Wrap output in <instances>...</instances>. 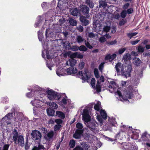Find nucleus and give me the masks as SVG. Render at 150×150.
<instances>
[{
    "instance_id": "1",
    "label": "nucleus",
    "mask_w": 150,
    "mask_h": 150,
    "mask_svg": "<svg viewBox=\"0 0 150 150\" xmlns=\"http://www.w3.org/2000/svg\"><path fill=\"white\" fill-rule=\"evenodd\" d=\"M115 69L117 73L121 72L122 74L126 77L131 76V72L132 69L131 65H127L125 66L120 62H118L115 66Z\"/></svg>"
},
{
    "instance_id": "2",
    "label": "nucleus",
    "mask_w": 150,
    "mask_h": 150,
    "mask_svg": "<svg viewBox=\"0 0 150 150\" xmlns=\"http://www.w3.org/2000/svg\"><path fill=\"white\" fill-rule=\"evenodd\" d=\"M46 94L48 98L50 100L54 99L59 100L61 97L59 93L52 90H47L46 91Z\"/></svg>"
},
{
    "instance_id": "3",
    "label": "nucleus",
    "mask_w": 150,
    "mask_h": 150,
    "mask_svg": "<svg viewBox=\"0 0 150 150\" xmlns=\"http://www.w3.org/2000/svg\"><path fill=\"white\" fill-rule=\"evenodd\" d=\"M89 8L86 6L82 5V6H80L79 9V14L81 13L85 15L87 18H89Z\"/></svg>"
},
{
    "instance_id": "4",
    "label": "nucleus",
    "mask_w": 150,
    "mask_h": 150,
    "mask_svg": "<svg viewBox=\"0 0 150 150\" xmlns=\"http://www.w3.org/2000/svg\"><path fill=\"white\" fill-rule=\"evenodd\" d=\"M133 88L131 86H129L125 93V97L123 99L125 100H127L128 99H132L134 95L132 92Z\"/></svg>"
},
{
    "instance_id": "5",
    "label": "nucleus",
    "mask_w": 150,
    "mask_h": 150,
    "mask_svg": "<svg viewBox=\"0 0 150 150\" xmlns=\"http://www.w3.org/2000/svg\"><path fill=\"white\" fill-rule=\"evenodd\" d=\"M31 137L33 140L40 141L42 137V134L40 131L37 130H33L31 134Z\"/></svg>"
},
{
    "instance_id": "6",
    "label": "nucleus",
    "mask_w": 150,
    "mask_h": 150,
    "mask_svg": "<svg viewBox=\"0 0 150 150\" xmlns=\"http://www.w3.org/2000/svg\"><path fill=\"white\" fill-rule=\"evenodd\" d=\"M73 62L74 61L72 60L70 61V64L71 67L67 69V72L68 75L75 74L77 72V70L76 68H74V67L75 65V64L73 63Z\"/></svg>"
},
{
    "instance_id": "7",
    "label": "nucleus",
    "mask_w": 150,
    "mask_h": 150,
    "mask_svg": "<svg viewBox=\"0 0 150 150\" xmlns=\"http://www.w3.org/2000/svg\"><path fill=\"white\" fill-rule=\"evenodd\" d=\"M91 117L88 113V111L86 109L83 110L82 115V120L85 123H88L91 120Z\"/></svg>"
},
{
    "instance_id": "8",
    "label": "nucleus",
    "mask_w": 150,
    "mask_h": 150,
    "mask_svg": "<svg viewBox=\"0 0 150 150\" xmlns=\"http://www.w3.org/2000/svg\"><path fill=\"white\" fill-rule=\"evenodd\" d=\"M84 72V73H83L82 71H79L77 73V75L78 76H81V79L84 81H87L88 82L89 78L87 74L88 71L87 70H85Z\"/></svg>"
},
{
    "instance_id": "9",
    "label": "nucleus",
    "mask_w": 150,
    "mask_h": 150,
    "mask_svg": "<svg viewBox=\"0 0 150 150\" xmlns=\"http://www.w3.org/2000/svg\"><path fill=\"white\" fill-rule=\"evenodd\" d=\"M86 16H84L83 15H80V20L81 23V24L83 26H86L89 24V21L87 19V18Z\"/></svg>"
},
{
    "instance_id": "10",
    "label": "nucleus",
    "mask_w": 150,
    "mask_h": 150,
    "mask_svg": "<svg viewBox=\"0 0 150 150\" xmlns=\"http://www.w3.org/2000/svg\"><path fill=\"white\" fill-rule=\"evenodd\" d=\"M140 138L142 141L150 142V135L148 134L146 132L142 134Z\"/></svg>"
},
{
    "instance_id": "11",
    "label": "nucleus",
    "mask_w": 150,
    "mask_h": 150,
    "mask_svg": "<svg viewBox=\"0 0 150 150\" xmlns=\"http://www.w3.org/2000/svg\"><path fill=\"white\" fill-rule=\"evenodd\" d=\"M83 132V130L77 129L73 134V137L76 139H79L81 137V135Z\"/></svg>"
},
{
    "instance_id": "12",
    "label": "nucleus",
    "mask_w": 150,
    "mask_h": 150,
    "mask_svg": "<svg viewBox=\"0 0 150 150\" xmlns=\"http://www.w3.org/2000/svg\"><path fill=\"white\" fill-rule=\"evenodd\" d=\"M11 135L13 137L12 139L13 142L16 143L17 141L18 138V133L16 129H14V130L12 131Z\"/></svg>"
},
{
    "instance_id": "13",
    "label": "nucleus",
    "mask_w": 150,
    "mask_h": 150,
    "mask_svg": "<svg viewBox=\"0 0 150 150\" xmlns=\"http://www.w3.org/2000/svg\"><path fill=\"white\" fill-rule=\"evenodd\" d=\"M69 12L71 15L73 16H77L79 13V10L77 8H72L70 9Z\"/></svg>"
},
{
    "instance_id": "14",
    "label": "nucleus",
    "mask_w": 150,
    "mask_h": 150,
    "mask_svg": "<svg viewBox=\"0 0 150 150\" xmlns=\"http://www.w3.org/2000/svg\"><path fill=\"white\" fill-rule=\"evenodd\" d=\"M70 57L71 58H77L79 59H82L83 56L80 52H76L70 55Z\"/></svg>"
},
{
    "instance_id": "15",
    "label": "nucleus",
    "mask_w": 150,
    "mask_h": 150,
    "mask_svg": "<svg viewBox=\"0 0 150 150\" xmlns=\"http://www.w3.org/2000/svg\"><path fill=\"white\" fill-rule=\"evenodd\" d=\"M13 117V113H10L7 114L3 118L2 120H3L6 122H7L8 120H9L11 119V118ZM7 125L10 124L11 123L8 122H6Z\"/></svg>"
},
{
    "instance_id": "16",
    "label": "nucleus",
    "mask_w": 150,
    "mask_h": 150,
    "mask_svg": "<svg viewBox=\"0 0 150 150\" xmlns=\"http://www.w3.org/2000/svg\"><path fill=\"white\" fill-rule=\"evenodd\" d=\"M87 124V127L91 131H93L96 129V125L93 122H89Z\"/></svg>"
},
{
    "instance_id": "17",
    "label": "nucleus",
    "mask_w": 150,
    "mask_h": 150,
    "mask_svg": "<svg viewBox=\"0 0 150 150\" xmlns=\"http://www.w3.org/2000/svg\"><path fill=\"white\" fill-rule=\"evenodd\" d=\"M116 57V55L115 54H114L112 55L109 54L106 56L105 59L106 60H109L111 62Z\"/></svg>"
},
{
    "instance_id": "18",
    "label": "nucleus",
    "mask_w": 150,
    "mask_h": 150,
    "mask_svg": "<svg viewBox=\"0 0 150 150\" xmlns=\"http://www.w3.org/2000/svg\"><path fill=\"white\" fill-rule=\"evenodd\" d=\"M18 143L20 146H23L24 144V138L23 135H19L18 138Z\"/></svg>"
},
{
    "instance_id": "19",
    "label": "nucleus",
    "mask_w": 150,
    "mask_h": 150,
    "mask_svg": "<svg viewBox=\"0 0 150 150\" xmlns=\"http://www.w3.org/2000/svg\"><path fill=\"white\" fill-rule=\"evenodd\" d=\"M56 115L60 118L64 119L65 117V115L64 113L63 112L57 111L56 112Z\"/></svg>"
},
{
    "instance_id": "20",
    "label": "nucleus",
    "mask_w": 150,
    "mask_h": 150,
    "mask_svg": "<svg viewBox=\"0 0 150 150\" xmlns=\"http://www.w3.org/2000/svg\"><path fill=\"white\" fill-rule=\"evenodd\" d=\"M47 112L48 115L50 116H52L54 115L55 113V110L53 109L50 108L47 109Z\"/></svg>"
},
{
    "instance_id": "21",
    "label": "nucleus",
    "mask_w": 150,
    "mask_h": 150,
    "mask_svg": "<svg viewBox=\"0 0 150 150\" xmlns=\"http://www.w3.org/2000/svg\"><path fill=\"white\" fill-rule=\"evenodd\" d=\"M133 63L136 66H139L140 64L142 62L141 60L139 58L135 57L134 59Z\"/></svg>"
},
{
    "instance_id": "22",
    "label": "nucleus",
    "mask_w": 150,
    "mask_h": 150,
    "mask_svg": "<svg viewBox=\"0 0 150 150\" xmlns=\"http://www.w3.org/2000/svg\"><path fill=\"white\" fill-rule=\"evenodd\" d=\"M100 114L103 119L104 120L107 119V115L105 110L101 109L100 111Z\"/></svg>"
},
{
    "instance_id": "23",
    "label": "nucleus",
    "mask_w": 150,
    "mask_h": 150,
    "mask_svg": "<svg viewBox=\"0 0 150 150\" xmlns=\"http://www.w3.org/2000/svg\"><path fill=\"white\" fill-rule=\"evenodd\" d=\"M92 135L89 133H86L84 134V139L87 141H91L92 138L91 136Z\"/></svg>"
},
{
    "instance_id": "24",
    "label": "nucleus",
    "mask_w": 150,
    "mask_h": 150,
    "mask_svg": "<svg viewBox=\"0 0 150 150\" xmlns=\"http://www.w3.org/2000/svg\"><path fill=\"white\" fill-rule=\"evenodd\" d=\"M108 124L111 127L115 126L116 122L114 119L109 118L108 119Z\"/></svg>"
},
{
    "instance_id": "25",
    "label": "nucleus",
    "mask_w": 150,
    "mask_h": 150,
    "mask_svg": "<svg viewBox=\"0 0 150 150\" xmlns=\"http://www.w3.org/2000/svg\"><path fill=\"white\" fill-rule=\"evenodd\" d=\"M132 144L129 143L125 144L123 146V149L124 150H131L129 149Z\"/></svg>"
},
{
    "instance_id": "26",
    "label": "nucleus",
    "mask_w": 150,
    "mask_h": 150,
    "mask_svg": "<svg viewBox=\"0 0 150 150\" xmlns=\"http://www.w3.org/2000/svg\"><path fill=\"white\" fill-rule=\"evenodd\" d=\"M86 3L90 8H92L94 6V4L92 0H86Z\"/></svg>"
},
{
    "instance_id": "27",
    "label": "nucleus",
    "mask_w": 150,
    "mask_h": 150,
    "mask_svg": "<svg viewBox=\"0 0 150 150\" xmlns=\"http://www.w3.org/2000/svg\"><path fill=\"white\" fill-rule=\"evenodd\" d=\"M54 135V132L52 131L48 133L47 135L48 138H47L46 139L48 141H50L51 139L52 138Z\"/></svg>"
},
{
    "instance_id": "28",
    "label": "nucleus",
    "mask_w": 150,
    "mask_h": 150,
    "mask_svg": "<svg viewBox=\"0 0 150 150\" xmlns=\"http://www.w3.org/2000/svg\"><path fill=\"white\" fill-rule=\"evenodd\" d=\"M69 23L71 25L76 26V25L77 22L76 20H74L72 18H71L69 20Z\"/></svg>"
},
{
    "instance_id": "29",
    "label": "nucleus",
    "mask_w": 150,
    "mask_h": 150,
    "mask_svg": "<svg viewBox=\"0 0 150 150\" xmlns=\"http://www.w3.org/2000/svg\"><path fill=\"white\" fill-rule=\"evenodd\" d=\"M77 42L78 43H81L84 41L83 38L81 36L78 35L76 39Z\"/></svg>"
},
{
    "instance_id": "30",
    "label": "nucleus",
    "mask_w": 150,
    "mask_h": 150,
    "mask_svg": "<svg viewBox=\"0 0 150 150\" xmlns=\"http://www.w3.org/2000/svg\"><path fill=\"white\" fill-rule=\"evenodd\" d=\"M130 54L129 53H126L124 55L123 58L125 60L128 61L130 60L131 59Z\"/></svg>"
},
{
    "instance_id": "31",
    "label": "nucleus",
    "mask_w": 150,
    "mask_h": 150,
    "mask_svg": "<svg viewBox=\"0 0 150 150\" xmlns=\"http://www.w3.org/2000/svg\"><path fill=\"white\" fill-rule=\"evenodd\" d=\"M49 105L53 109H57L58 107V105L54 102L50 103Z\"/></svg>"
},
{
    "instance_id": "32",
    "label": "nucleus",
    "mask_w": 150,
    "mask_h": 150,
    "mask_svg": "<svg viewBox=\"0 0 150 150\" xmlns=\"http://www.w3.org/2000/svg\"><path fill=\"white\" fill-rule=\"evenodd\" d=\"M75 142L74 139L71 140L69 143L70 147L71 148H73L75 146Z\"/></svg>"
},
{
    "instance_id": "33",
    "label": "nucleus",
    "mask_w": 150,
    "mask_h": 150,
    "mask_svg": "<svg viewBox=\"0 0 150 150\" xmlns=\"http://www.w3.org/2000/svg\"><path fill=\"white\" fill-rule=\"evenodd\" d=\"M81 145L83 149V150H87L88 148V146L87 145L86 142H83L81 143Z\"/></svg>"
},
{
    "instance_id": "34",
    "label": "nucleus",
    "mask_w": 150,
    "mask_h": 150,
    "mask_svg": "<svg viewBox=\"0 0 150 150\" xmlns=\"http://www.w3.org/2000/svg\"><path fill=\"white\" fill-rule=\"evenodd\" d=\"M127 13L126 10H124L120 13V16L122 18H125L127 16Z\"/></svg>"
},
{
    "instance_id": "35",
    "label": "nucleus",
    "mask_w": 150,
    "mask_h": 150,
    "mask_svg": "<svg viewBox=\"0 0 150 150\" xmlns=\"http://www.w3.org/2000/svg\"><path fill=\"white\" fill-rule=\"evenodd\" d=\"M79 50L80 51L86 52L87 50L88 49L83 45H82L79 47Z\"/></svg>"
},
{
    "instance_id": "36",
    "label": "nucleus",
    "mask_w": 150,
    "mask_h": 150,
    "mask_svg": "<svg viewBox=\"0 0 150 150\" xmlns=\"http://www.w3.org/2000/svg\"><path fill=\"white\" fill-rule=\"evenodd\" d=\"M138 34L137 32H134L133 33H129L127 34V36L130 39L136 35Z\"/></svg>"
},
{
    "instance_id": "37",
    "label": "nucleus",
    "mask_w": 150,
    "mask_h": 150,
    "mask_svg": "<svg viewBox=\"0 0 150 150\" xmlns=\"http://www.w3.org/2000/svg\"><path fill=\"white\" fill-rule=\"evenodd\" d=\"M117 41L116 40L114 41H106V44L107 45L110 46V45H114L116 44Z\"/></svg>"
},
{
    "instance_id": "38",
    "label": "nucleus",
    "mask_w": 150,
    "mask_h": 150,
    "mask_svg": "<svg viewBox=\"0 0 150 150\" xmlns=\"http://www.w3.org/2000/svg\"><path fill=\"white\" fill-rule=\"evenodd\" d=\"M100 103H97L94 106V109L98 111L100 110Z\"/></svg>"
},
{
    "instance_id": "39",
    "label": "nucleus",
    "mask_w": 150,
    "mask_h": 150,
    "mask_svg": "<svg viewBox=\"0 0 150 150\" xmlns=\"http://www.w3.org/2000/svg\"><path fill=\"white\" fill-rule=\"evenodd\" d=\"M76 127L78 129L83 130V126L82 125L80 122L77 123L76 124Z\"/></svg>"
},
{
    "instance_id": "40",
    "label": "nucleus",
    "mask_w": 150,
    "mask_h": 150,
    "mask_svg": "<svg viewBox=\"0 0 150 150\" xmlns=\"http://www.w3.org/2000/svg\"><path fill=\"white\" fill-rule=\"evenodd\" d=\"M84 42L86 46L88 48L91 49L93 48L92 46L91 45L88 41H86V40H85Z\"/></svg>"
},
{
    "instance_id": "41",
    "label": "nucleus",
    "mask_w": 150,
    "mask_h": 150,
    "mask_svg": "<svg viewBox=\"0 0 150 150\" xmlns=\"http://www.w3.org/2000/svg\"><path fill=\"white\" fill-rule=\"evenodd\" d=\"M96 83V80L94 78L92 79L91 81V83L93 88H94L95 87V85Z\"/></svg>"
},
{
    "instance_id": "42",
    "label": "nucleus",
    "mask_w": 150,
    "mask_h": 150,
    "mask_svg": "<svg viewBox=\"0 0 150 150\" xmlns=\"http://www.w3.org/2000/svg\"><path fill=\"white\" fill-rule=\"evenodd\" d=\"M137 50L139 52L142 53L144 51V48L140 45L138 46Z\"/></svg>"
},
{
    "instance_id": "43",
    "label": "nucleus",
    "mask_w": 150,
    "mask_h": 150,
    "mask_svg": "<svg viewBox=\"0 0 150 150\" xmlns=\"http://www.w3.org/2000/svg\"><path fill=\"white\" fill-rule=\"evenodd\" d=\"M96 91L97 92L99 93L101 91V87L100 85H96Z\"/></svg>"
},
{
    "instance_id": "44",
    "label": "nucleus",
    "mask_w": 150,
    "mask_h": 150,
    "mask_svg": "<svg viewBox=\"0 0 150 150\" xmlns=\"http://www.w3.org/2000/svg\"><path fill=\"white\" fill-rule=\"evenodd\" d=\"M104 62H102L99 65V69L100 71L101 72H102L103 70V69L104 67Z\"/></svg>"
},
{
    "instance_id": "45",
    "label": "nucleus",
    "mask_w": 150,
    "mask_h": 150,
    "mask_svg": "<svg viewBox=\"0 0 150 150\" xmlns=\"http://www.w3.org/2000/svg\"><path fill=\"white\" fill-rule=\"evenodd\" d=\"M126 50V48L125 47L119 49L118 50V53L119 54H122Z\"/></svg>"
},
{
    "instance_id": "46",
    "label": "nucleus",
    "mask_w": 150,
    "mask_h": 150,
    "mask_svg": "<svg viewBox=\"0 0 150 150\" xmlns=\"http://www.w3.org/2000/svg\"><path fill=\"white\" fill-rule=\"evenodd\" d=\"M55 122L57 125H60L63 122V121L62 120L60 119H55Z\"/></svg>"
},
{
    "instance_id": "47",
    "label": "nucleus",
    "mask_w": 150,
    "mask_h": 150,
    "mask_svg": "<svg viewBox=\"0 0 150 150\" xmlns=\"http://www.w3.org/2000/svg\"><path fill=\"white\" fill-rule=\"evenodd\" d=\"M126 11L127 14H132L134 10L132 8H130L128 9L127 10H126Z\"/></svg>"
},
{
    "instance_id": "48",
    "label": "nucleus",
    "mask_w": 150,
    "mask_h": 150,
    "mask_svg": "<svg viewBox=\"0 0 150 150\" xmlns=\"http://www.w3.org/2000/svg\"><path fill=\"white\" fill-rule=\"evenodd\" d=\"M131 146L130 147L129 149L131 150H137V147L135 146L134 144H132Z\"/></svg>"
},
{
    "instance_id": "49",
    "label": "nucleus",
    "mask_w": 150,
    "mask_h": 150,
    "mask_svg": "<svg viewBox=\"0 0 150 150\" xmlns=\"http://www.w3.org/2000/svg\"><path fill=\"white\" fill-rule=\"evenodd\" d=\"M110 27L108 26H106L103 28V31L104 32H107L109 31L110 30Z\"/></svg>"
},
{
    "instance_id": "50",
    "label": "nucleus",
    "mask_w": 150,
    "mask_h": 150,
    "mask_svg": "<svg viewBox=\"0 0 150 150\" xmlns=\"http://www.w3.org/2000/svg\"><path fill=\"white\" fill-rule=\"evenodd\" d=\"M62 127L61 125H57L54 126V130L55 131L59 130Z\"/></svg>"
},
{
    "instance_id": "51",
    "label": "nucleus",
    "mask_w": 150,
    "mask_h": 150,
    "mask_svg": "<svg viewBox=\"0 0 150 150\" xmlns=\"http://www.w3.org/2000/svg\"><path fill=\"white\" fill-rule=\"evenodd\" d=\"M79 47L77 46H72L71 49L73 51H77L79 50Z\"/></svg>"
},
{
    "instance_id": "52",
    "label": "nucleus",
    "mask_w": 150,
    "mask_h": 150,
    "mask_svg": "<svg viewBox=\"0 0 150 150\" xmlns=\"http://www.w3.org/2000/svg\"><path fill=\"white\" fill-rule=\"evenodd\" d=\"M84 62H82L79 64V67L80 69H81L83 68L84 67Z\"/></svg>"
},
{
    "instance_id": "53",
    "label": "nucleus",
    "mask_w": 150,
    "mask_h": 150,
    "mask_svg": "<svg viewBox=\"0 0 150 150\" xmlns=\"http://www.w3.org/2000/svg\"><path fill=\"white\" fill-rule=\"evenodd\" d=\"M127 22L126 20L122 19L119 22V25L120 26L124 25Z\"/></svg>"
},
{
    "instance_id": "54",
    "label": "nucleus",
    "mask_w": 150,
    "mask_h": 150,
    "mask_svg": "<svg viewBox=\"0 0 150 150\" xmlns=\"http://www.w3.org/2000/svg\"><path fill=\"white\" fill-rule=\"evenodd\" d=\"M106 40L104 37L102 36L99 38V41L101 42H103L106 41Z\"/></svg>"
},
{
    "instance_id": "55",
    "label": "nucleus",
    "mask_w": 150,
    "mask_h": 150,
    "mask_svg": "<svg viewBox=\"0 0 150 150\" xmlns=\"http://www.w3.org/2000/svg\"><path fill=\"white\" fill-rule=\"evenodd\" d=\"M77 30L80 32H82L83 31V27L81 25H79L77 27Z\"/></svg>"
},
{
    "instance_id": "56",
    "label": "nucleus",
    "mask_w": 150,
    "mask_h": 150,
    "mask_svg": "<svg viewBox=\"0 0 150 150\" xmlns=\"http://www.w3.org/2000/svg\"><path fill=\"white\" fill-rule=\"evenodd\" d=\"M140 40H137L135 41H132L130 42V43L133 45H134L138 43L140 41Z\"/></svg>"
},
{
    "instance_id": "57",
    "label": "nucleus",
    "mask_w": 150,
    "mask_h": 150,
    "mask_svg": "<svg viewBox=\"0 0 150 150\" xmlns=\"http://www.w3.org/2000/svg\"><path fill=\"white\" fill-rule=\"evenodd\" d=\"M130 4L129 3H127L125 4L123 6V8L124 9V10H125L126 9H127L129 6Z\"/></svg>"
},
{
    "instance_id": "58",
    "label": "nucleus",
    "mask_w": 150,
    "mask_h": 150,
    "mask_svg": "<svg viewBox=\"0 0 150 150\" xmlns=\"http://www.w3.org/2000/svg\"><path fill=\"white\" fill-rule=\"evenodd\" d=\"M73 150H83V149L79 146H76Z\"/></svg>"
},
{
    "instance_id": "59",
    "label": "nucleus",
    "mask_w": 150,
    "mask_h": 150,
    "mask_svg": "<svg viewBox=\"0 0 150 150\" xmlns=\"http://www.w3.org/2000/svg\"><path fill=\"white\" fill-rule=\"evenodd\" d=\"M9 146V144H5L3 146V150H8Z\"/></svg>"
},
{
    "instance_id": "60",
    "label": "nucleus",
    "mask_w": 150,
    "mask_h": 150,
    "mask_svg": "<svg viewBox=\"0 0 150 150\" xmlns=\"http://www.w3.org/2000/svg\"><path fill=\"white\" fill-rule=\"evenodd\" d=\"M116 28L115 26H113L111 30V32L113 33H114L116 32Z\"/></svg>"
},
{
    "instance_id": "61",
    "label": "nucleus",
    "mask_w": 150,
    "mask_h": 150,
    "mask_svg": "<svg viewBox=\"0 0 150 150\" xmlns=\"http://www.w3.org/2000/svg\"><path fill=\"white\" fill-rule=\"evenodd\" d=\"M116 93L118 95L119 97H121L122 98H123V96L121 92L120 91L117 90L116 92Z\"/></svg>"
},
{
    "instance_id": "62",
    "label": "nucleus",
    "mask_w": 150,
    "mask_h": 150,
    "mask_svg": "<svg viewBox=\"0 0 150 150\" xmlns=\"http://www.w3.org/2000/svg\"><path fill=\"white\" fill-rule=\"evenodd\" d=\"M109 84L112 85L113 86H114V87H115V86H116V83L113 81H110Z\"/></svg>"
},
{
    "instance_id": "63",
    "label": "nucleus",
    "mask_w": 150,
    "mask_h": 150,
    "mask_svg": "<svg viewBox=\"0 0 150 150\" xmlns=\"http://www.w3.org/2000/svg\"><path fill=\"white\" fill-rule=\"evenodd\" d=\"M88 36L89 37L91 38H93L95 36L94 34L92 32L89 33Z\"/></svg>"
},
{
    "instance_id": "64",
    "label": "nucleus",
    "mask_w": 150,
    "mask_h": 150,
    "mask_svg": "<svg viewBox=\"0 0 150 150\" xmlns=\"http://www.w3.org/2000/svg\"><path fill=\"white\" fill-rule=\"evenodd\" d=\"M105 78L104 76L103 75H101L100 78V81L101 82H103L104 81Z\"/></svg>"
}]
</instances>
